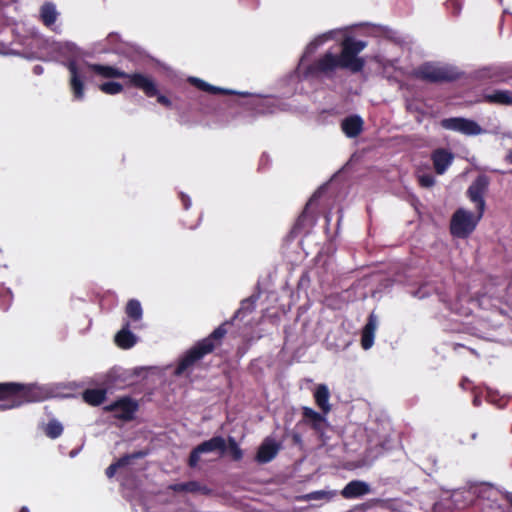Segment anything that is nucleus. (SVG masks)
Masks as SVG:
<instances>
[{
	"mask_svg": "<svg viewBox=\"0 0 512 512\" xmlns=\"http://www.w3.org/2000/svg\"><path fill=\"white\" fill-rule=\"evenodd\" d=\"M189 81L193 85H195L197 88H199V89H201L203 91H207V92L213 93V94H217V93H232V91L212 86V85L208 84L207 82H205V81H203V80H201L199 78L191 77L189 79Z\"/></svg>",
	"mask_w": 512,
	"mask_h": 512,
	"instance_id": "nucleus-26",
	"label": "nucleus"
},
{
	"mask_svg": "<svg viewBox=\"0 0 512 512\" xmlns=\"http://www.w3.org/2000/svg\"><path fill=\"white\" fill-rule=\"evenodd\" d=\"M435 170L438 174H443L452 163L453 155L444 149L436 150L432 156Z\"/></svg>",
	"mask_w": 512,
	"mask_h": 512,
	"instance_id": "nucleus-15",
	"label": "nucleus"
},
{
	"mask_svg": "<svg viewBox=\"0 0 512 512\" xmlns=\"http://www.w3.org/2000/svg\"><path fill=\"white\" fill-rule=\"evenodd\" d=\"M100 90L106 94L114 95L122 91V85L116 82H107L100 85Z\"/></svg>",
	"mask_w": 512,
	"mask_h": 512,
	"instance_id": "nucleus-30",
	"label": "nucleus"
},
{
	"mask_svg": "<svg viewBox=\"0 0 512 512\" xmlns=\"http://www.w3.org/2000/svg\"><path fill=\"white\" fill-rule=\"evenodd\" d=\"M66 47L74 57L68 62L67 67L70 72V87L75 99H83L84 80L92 71L106 78H127L130 85L141 89L147 96L152 97L157 95L156 84L151 78L140 73L126 74L112 66L92 65L84 61H79L76 58V47L72 44H68Z\"/></svg>",
	"mask_w": 512,
	"mask_h": 512,
	"instance_id": "nucleus-1",
	"label": "nucleus"
},
{
	"mask_svg": "<svg viewBox=\"0 0 512 512\" xmlns=\"http://www.w3.org/2000/svg\"><path fill=\"white\" fill-rule=\"evenodd\" d=\"M169 489L176 493L187 492L193 494L200 493L203 495H209L211 493V489H209L206 485H202L198 481L171 484Z\"/></svg>",
	"mask_w": 512,
	"mask_h": 512,
	"instance_id": "nucleus-11",
	"label": "nucleus"
},
{
	"mask_svg": "<svg viewBox=\"0 0 512 512\" xmlns=\"http://www.w3.org/2000/svg\"><path fill=\"white\" fill-rule=\"evenodd\" d=\"M340 34H343L342 30H331V31H329L327 33H324V34L319 35L318 37H316L307 46L305 54H304L303 58L300 60L299 70H302L304 68L305 59H306L308 54L313 53L317 49L318 46L322 45L323 43H325L328 40H331V39L335 38L337 35H340Z\"/></svg>",
	"mask_w": 512,
	"mask_h": 512,
	"instance_id": "nucleus-13",
	"label": "nucleus"
},
{
	"mask_svg": "<svg viewBox=\"0 0 512 512\" xmlns=\"http://www.w3.org/2000/svg\"><path fill=\"white\" fill-rule=\"evenodd\" d=\"M505 498L508 501V503L512 505V493H506Z\"/></svg>",
	"mask_w": 512,
	"mask_h": 512,
	"instance_id": "nucleus-36",
	"label": "nucleus"
},
{
	"mask_svg": "<svg viewBox=\"0 0 512 512\" xmlns=\"http://www.w3.org/2000/svg\"><path fill=\"white\" fill-rule=\"evenodd\" d=\"M377 326V317L374 314H371L369 316L367 324L365 325L362 331L361 345L363 349L367 350L373 346Z\"/></svg>",
	"mask_w": 512,
	"mask_h": 512,
	"instance_id": "nucleus-14",
	"label": "nucleus"
},
{
	"mask_svg": "<svg viewBox=\"0 0 512 512\" xmlns=\"http://www.w3.org/2000/svg\"><path fill=\"white\" fill-rule=\"evenodd\" d=\"M303 414L307 422L313 425L315 429L321 430L326 426V417L313 409L306 407Z\"/></svg>",
	"mask_w": 512,
	"mask_h": 512,
	"instance_id": "nucleus-19",
	"label": "nucleus"
},
{
	"mask_svg": "<svg viewBox=\"0 0 512 512\" xmlns=\"http://www.w3.org/2000/svg\"><path fill=\"white\" fill-rule=\"evenodd\" d=\"M44 432L48 437L55 439L62 434L63 426L60 422L52 420L44 427Z\"/></svg>",
	"mask_w": 512,
	"mask_h": 512,
	"instance_id": "nucleus-28",
	"label": "nucleus"
},
{
	"mask_svg": "<svg viewBox=\"0 0 512 512\" xmlns=\"http://www.w3.org/2000/svg\"><path fill=\"white\" fill-rule=\"evenodd\" d=\"M210 450H192L189 459H188V465L191 468H194L197 466L199 460H200V454L203 452H209Z\"/></svg>",
	"mask_w": 512,
	"mask_h": 512,
	"instance_id": "nucleus-31",
	"label": "nucleus"
},
{
	"mask_svg": "<svg viewBox=\"0 0 512 512\" xmlns=\"http://www.w3.org/2000/svg\"><path fill=\"white\" fill-rule=\"evenodd\" d=\"M328 492L320 490V491H314L309 494H307L306 498L308 500H320L324 498H328Z\"/></svg>",
	"mask_w": 512,
	"mask_h": 512,
	"instance_id": "nucleus-32",
	"label": "nucleus"
},
{
	"mask_svg": "<svg viewBox=\"0 0 512 512\" xmlns=\"http://www.w3.org/2000/svg\"><path fill=\"white\" fill-rule=\"evenodd\" d=\"M482 216L481 213L473 215L465 209H458L451 219V233L459 238L469 236L475 230Z\"/></svg>",
	"mask_w": 512,
	"mask_h": 512,
	"instance_id": "nucleus-5",
	"label": "nucleus"
},
{
	"mask_svg": "<svg viewBox=\"0 0 512 512\" xmlns=\"http://www.w3.org/2000/svg\"><path fill=\"white\" fill-rule=\"evenodd\" d=\"M183 202H184L185 207L188 208L189 203H187L186 200H183Z\"/></svg>",
	"mask_w": 512,
	"mask_h": 512,
	"instance_id": "nucleus-42",
	"label": "nucleus"
},
{
	"mask_svg": "<svg viewBox=\"0 0 512 512\" xmlns=\"http://www.w3.org/2000/svg\"><path fill=\"white\" fill-rule=\"evenodd\" d=\"M260 448L266 449V448H271V447L266 444H263Z\"/></svg>",
	"mask_w": 512,
	"mask_h": 512,
	"instance_id": "nucleus-41",
	"label": "nucleus"
},
{
	"mask_svg": "<svg viewBox=\"0 0 512 512\" xmlns=\"http://www.w3.org/2000/svg\"><path fill=\"white\" fill-rule=\"evenodd\" d=\"M78 451H79V450H71V451H70V453H69V456H70L71 458L75 457Z\"/></svg>",
	"mask_w": 512,
	"mask_h": 512,
	"instance_id": "nucleus-37",
	"label": "nucleus"
},
{
	"mask_svg": "<svg viewBox=\"0 0 512 512\" xmlns=\"http://www.w3.org/2000/svg\"><path fill=\"white\" fill-rule=\"evenodd\" d=\"M370 492V486L360 480H352L346 484L341 491V495L345 499H354L366 495Z\"/></svg>",
	"mask_w": 512,
	"mask_h": 512,
	"instance_id": "nucleus-10",
	"label": "nucleus"
},
{
	"mask_svg": "<svg viewBox=\"0 0 512 512\" xmlns=\"http://www.w3.org/2000/svg\"><path fill=\"white\" fill-rule=\"evenodd\" d=\"M115 342L119 347L128 349L135 344L136 339L135 336L125 327L116 334Z\"/></svg>",
	"mask_w": 512,
	"mask_h": 512,
	"instance_id": "nucleus-21",
	"label": "nucleus"
},
{
	"mask_svg": "<svg viewBox=\"0 0 512 512\" xmlns=\"http://www.w3.org/2000/svg\"><path fill=\"white\" fill-rule=\"evenodd\" d=\"M137 403L129 398H123L116 401L114 404L105 407L107 411L113 412L116 418L122 420L132 419L137 410Z\"/></svg>",
	"mask_w": 512,
	"mask_h": 512,
	"instance_id": "nucleus-9",
	"label": "nucleus"
},
{
	"mask_svg": "<svg viewBox=\"0 0 512 512\" xmlns=\"http://www.w3.org/2000/svg\"><path fill=\"white\" fill-rule=\"evenodd\" d=\"M35 72L40 74L42 72V69L39 66L35 67Z\"/></svg>",
	"mask_w": 512,
	"mask_h": 512,
	"instance_id": "nucleus-39",
	"label": "nucleus"
},
{
	"mask_svg": "<svg viewBox=\"0 0 512 512\" xmlns=\"http://www.w3.org/2000/svg\"><path fill=\"white\" fill-rule=\"evenodd\" d=\"M40 17L47 27H52L58 17L55 5L52 3H45L40 9Z\"/></svg>",
	"mask_w": 512,
	"mask_h": 512,
	"instance_id": "nucleus-18",
	"label": "nucleus"
},
{
	"mask_svg": "<svg viewBox=\"0 0 512 512\" xmlns=\"http://www.w3.org/2000/svg\"><path fill=\"white\" fill-rule=\"evenodd\" d=\"M20 512H30V511L27 507L24 506L20 509Z\"/></svg>",
	"mask_w": 512,
	"mask_h": 512,
	"instance_id": "nucleus-40",
	"label": "nucleus"
},
{
	"mask_svg": "<svg viewBox=\"0 0 512 512\" xmlns=\"http://www.w3.org/2000/svg\"><path fill=\"white\" fill-rule=\"evenodd\" d=\"M225 331L221 328L216 329L210 338L204 339L198 343L195 347L189 350L186 355L180 360L177 369L175 370L176 375H181L185 372L193 363L203 357L205 354L211 352L214 348V340L220 339L224 335Z\"/></svg>",
	"mask_w": 512,
	"mask_h": 512,
	"instance_id": "nucleus-4",
	"label": "nucleus"
},
{
	"mask_svg": "<svg viewBox=\"0 0 512 512\" xmlns=\"http://www.w3.org/2000/svg\"><path fill=\"white\" fill-rule=\"evenodd\" d=\"M341 126L348 137H355L361 132L363 121L359 116H351L344 119Z\"/></svg>",
	"mask_w": 512,
	"mask_h": 512,
	"instance_id": "nucleus-17",
	"label": "nucleus"
},
{
	"mask_svg": "<svg viewBox=\"0 0 512 512\" xmlns=\"http://www.w3.org/2000/svg\"><path fill=\"white\" fill-rule=\"evenodd\" d=\"M147 454L148 450H137L132 454H127L121 457L116 462L108 466V468L105 471L107 477L112 478L116 474L117 469L129 465L133 459L143 458Z\"/></svg>",
	"mask_w": 512,
	"mask_h": 512,
	"instance_id": "nucleus-12",
	"label": "nucleus"
},
{
	"mask_svg": "<svg viewBox=\"0 0 512 512\" xmlns=\"http://www.w3.org/2000/svg\"><path fill=\"white\" fill-rule=\"evenodd\" d=\"M127 315L133 320H140L142 317V307L139 301L130 300L126 307Z\"/></svg>",
	"mask_w": 512,
	"mask_h": 512,
	"instance_id": "nucleus-27",
	"label": "nucleus"
},
{
	"mask_svg": "<svg viewBox=\"0 0 512 512\" xmlns=\"http://www.w3.org/2000/svg\"><path fill=\"white\" fill-rule=\"evenodd\" d=\"M315 402L324 414L329 413L331 406L329 403L330 392L325 384H320L316 387L314 392Z\"/></svg>",
	"mask_w": 512,
	"mask_h": 512,
	"instance_id": "nucleus-16",
	"label": "nucleus"
},
{
	"mask_svg": "<svg viewBox=\"0 0 512 512\" xmlns=\"http://www.w3.org/2000/svg\"><path fill=\"white\" fill-rule=\"evenodd\" d=\"M219 451L221 452L220 455H224L227 451H229L234 460H240L243 456V450H219Z\"/></svg>",
	"mask_w": 512,
	"mask_h": 512,
	"instance_id": "nucleus-34",
	"label": "nucleus"
},
{
	"mask_svg": "<svg viewBox=\"0 0 512 512\" xmlns=\"http://www.w3.org/2000/svg\"><path fill=\"white\" fill-rule=\"evenodd\" d=\"M507 159L510 163H512V150L509 152V154L507 155Z\"/></svg>",
	"mask_w": 512,
	"mask_h": 512,
	"instance_id": "nucleus-38",
	"label": "nucleus"
},
{
	"mask_svg": "<svg viewBox=\"0 0 512 512\" xmlns=\"http://www.w3.org/2000/svg\"><path fill=\"white\" fill-rule=\"evenodd\" d=\"M418 75L428 81H444L454 79L456 72L447 66L427 63L419 68Z\"/></svg>",
	"mask_w": 512,
	"mask_h": 512,
	"instance_id": "nucleus-7",
	"label": "nucleus"
},
{
	"mask_svg": "<svg viewBox=\"0 0 512 512\" xmlns=\"http://www.w3.org/2000/svg\"><path fill=\"white\" fill-rule=\"evenodd\" d=\"M197 448H237V443L229 438V443H226V440L222 437H214L209 441L203 442Z\"/></svg>",
	"mask_w": 512,
	"mask_h": 512,
	"instance_id": "nucleus-24",
	"label": "nucleus"
},
{
	"mask_svg": "<svg viewBox=\"0 0 512 512\" xmlns=\"http://www.w3.org/2000/svg\"><path fill=\"white\" fill-rule=\"evenodd\" d=\"M488 180L486 177H478L469 187L468 196L469 199L477 205L478 212L483 215L485 210V201L483 195L487 189Z\"/></svg>",
	"mask_w": 512,
	"mask_h": 512,
	"instance_id": "nucleus-8",
	"label": "nucleus"
},
{
	"mask_svg": "<svg viewBox=\"0 0 512 512\" xmlns=\"http://www.w3.org/2000/svg\"><path fill=\"white\" fill-rule=\"evenodd\" d=\"M366 47V43L356 41L351 38H345L342 41V51L340 56L332 53H326L318 62L307 69V75H314L317 73L330 74L337 68H346L353 72L360 71L364 65V61L357 57Z\"/></svg>",
	"mask_w": 512,
	"mask_h": 512,
	"instance_id": "nucleus-2",
	"label": "nucleus"
},
{
	"mask_svg": "<svg viewBox=\"0 0 512 512\" xmlns=\"http://www.w3.org/2000/svg\"><path fill=\"white\" fill-rule=\"evenodd\" d=\"M279 450H257L255 459L258 463H268L273 460Z\"/></svg>",
	"mask_w": 512,
	"mask_h": 512,
	"instance_id": "nucleus-29",
	"label": "nucleus"
},
{
	"mask_svg": "<svg viewBox=\"0 0 512 512\" xmlns=\"http://www.w3.org/2000/svg\"><path fill=\"white\" fill-rule=\"evenodd\" d=\"M375 458L370 457L369 455L365 454L362 457L358 458L357 460H346L343 462L342 467L347 470H355L359 468L364 467H370Z\"/></svg>",
	"mask_w": 512,
	"mask_h": 512,
	"instance_id": "nucleus-22",
	"label": "nucleus"
},
{
	"mask_svg": "<svg viewBox=\"0 0 512 512\" xmlns=\"http://www.w3.org/2000/svg\"><path fill=\"white\" fill-rule=\"evenodd\" d=\"M441 126L447 130L456 131L466 136H475L484 133V130L477 122L462 117L443 119Z\"/></svg>",
	"mask_w": 512,
	"mask_h": 512,
	"instance_id": "nucleus-6",
	"label": "nucleus"
},
{
	"mask_svg": "<svg viewBox=\"0 0 512 512\" xmlns=\"http://www.w3.org/2000/svg\"><path fill=\"white\" fill-rule=\"evenodd\" d=\"M419 182L423 187H431L435 183V179L432 175H421L419 176Z\"/></svg>",
	"mask_w": 512,
	"mask_h": 512,
	"instance_id": "nucleus-33",
	"label": "nucleus"
},
{
	"mask_svg": "<svg viewBox=\"0 0 512 512\" xmlns=\"http://www.w3.org/2000/svg\"><path fill=\"white\" fill-rule=\"evenodd\" d=\"M157 100H158L159 103H161L163 105H166V106L170 105L169 99L167 97H165V96L160 95V96H158Z\"/></svg>",
	"mask_w": 512,
	"mask_h": 512,
	"instance_id": "nucleus-35",
	"label": "nucleus"
},
{
	"mask_svg": "<svg viewBox=\"0 0 512 512\" xmlns=\"http://www.w3.org/2000/svg\"><path fill=\"white\" fill-rule=\"evenodd\" d=\"M486 100L496 104H512V92L507 90H497L485 96Z\"/></svg>",
	"mask_w": 512,
	"mask_h": 512,
	"instance_id": "nucleus-20",
	"label": "nucleus"
},
{
	"mask_svg": "<svg viewBox=\"0 0 512 512\" xmlns=\"http://www.w3.org/2000/svg\"><path fill=\"white\" fill-rule=\"evenodd\" d=\"M105 395L104 389H88L83 393V399L86 403L97 406L104 401Z\"/></svg>",
	"mask_w": 512,
	"mask_h": 512,
	"instance_id": "nucleus-23",
	"label": "nucleus"
},
{
	"mask_svg": "<svg viewBox=\"0 0 512 512\" xmlns=\"http://www.w3.org/2000/svg\"><path fill=\"white\" fill-rule=\"evenodd\" d=\"M43 398L40 389L33 385L0 384V410L11 409L24 402L40 401Z\"/></svg>",
	"mask_w": 512,
	"mask_h": 512,
	"instance_id": "nucleus-3",
	"label": "nucleus"
},
{
	"mask_svg": "<svg viewBox=\"0 0 512 512\" xmlns=\"http://www.w3.org/2000/svg\"><path fill=\"white\" fill-rule=\"evenodd\" d=\"M189 81L193 85H195L197 88H199V89H201L203 91H207V92L213 93V94H217V93H232V91L212 86V85L208 84L207 82H205V81H203V80H201L199 78L191 77L189 79Z\"/></svg>",
	"mask_w": 512,
	"mask_h": 512,
	"instance_id": "nucleus-25",
	"label": "nucleus"
}]
</instances>
